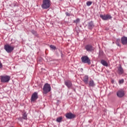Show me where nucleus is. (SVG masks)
I'll use <instances>...</instances> for the list:
<instances>
[{"instance_id":"f257e3e1","label":"nucleus","mask_w":127,"mask_h":127,"mask_svg":"<svg viewBox=\"0 0 127 127\" xmlns=\"http://www.w3.org/2000/svg\"><path fill=\"white\" fill-rule=\"evenodd\" d=\"M51 6V1L50 0H43L42 7L43 9H48Z\"/></svg>"},{"instance_id":"f03ea898","label":"nucleus","mask_w":127,"mask_h":127,"mask_svg":"<svg viewBox=\"0 0 127 127\" xmlns=\"http://www.w3.org/2000/svg\"><path fill=\"white\" fill-rule=\"evenodd\" d=\"M43 91V94H45V95L48 94V93H49V92L51 91V86H50V84L48 83H45L44 85Z\"/></svg>"},{"instance_id":"7ed1b4c3","label":"nucleus","mask_w":127,"mask_h":127,"mask_svg":"<svg viewBox=\"0 0 127 127\" xmlns=\"http://www.w3.org/2000/svg\"><path fill=\"white\" fill-rule=\"evenodd\" d=\"M81 60L82 63L84 64H88V65L91 64V60L87 56H83L81 58Z\"/></svg>"},{"instance_id":"20e7f679","label":"nucleus","mask_w":127,"mask_h":127,"mask_svg":"<svg viewBox=\"0 0 127 127\" xmlns=\"http://www.w3.org/2000/svg\"><path fill=\"white\" fill-rule=\"evenodd\" d=\"M4 49L7 53H11L13 51L14 47H12L9 44H6L4 46Z\"/></svg>"},{"instance_id":"39448f33","label":"nucleus","mask_w":127,"mask_h":127,"mask_svg":"<svg viewBox=\"0 0 127 127\" xmlns=\"http://www.w3.org/2000/svg\"><path fill=\"white\" fill-rule=\"evenodd\" d=\"M0 80L2 83H8L10 80V76L8 75L1 76Z\"/></svg>"},{"instance_id":"423d86ee","label":"nucleus","mask_w":127,"mask_h":127,"mask_svg":"<svg viewBox=\"0 0 127 127\" xmlns=\"http://www.w3.org/2000/svg\"><path fill=\"white\" fill-rule=\"evenodd\" d=\"M38 99V94L37 92H34L31 96V102H35Z\"/></svg>"},{"instance_id":"0eeeda50","label":"nucleus","mask_w":127,"mask_h":127,"mask_svg":"<svg viewBox=\"0 0 127 127\" xmlns=\"http://www.w3.org/2000/svg\"><path fill=\"white\" fill-rule=\"evenodd\" d=\"M100 17L103 19V20H108V19H111L112 18V16L109 14L106 15H100Z\"/></svg>"},{"instance_id":"6e6552de","label":"nucleus","mask_w":127,"mask_h":127,"mask_svg":"<svg viewBox=\"0 0 127 127\" xmlns=\"http://www.w3.org/2000/svg\"><path fill=\"white\" fill-rule=\"evenodd\" d=\"M86 26L88 29L92 30V29H93V28L95 27V24H94V22H93V21L89 22L86 25Z\"/></svg>"},{"instance_id":"1a4fd4ad","label":"nucleus","mask_w":127,"mask_h":127,"mask_svg":"<svg viewBox=\"0 0 127 127\" xmlns=\"http://www.w3.org/2000/svg\"><path fill=\"white\" fill-rule=\"evenodd\" d=\"M76 116L71 113H67L65 115V117L68 120H71L72 119H74Z\"/></svg>"},{"instance_id":"9d476101","label":"nucleus","mask_w":127,"mask_h":127,"mask_svg":"<svg viewBox=\"0 0 127 127\" xmlns=\"http://www.w3.org/2000/svg\"><path fill=\"white\" fill-rule=\"evenodd\" d=\"M85 48L88 52H92V51H94V47L91 45H87L85 46Z\"/></svg>"},{"instance_id":"9b49d317","label":"nucleus","mask_w":127,"mask_h":127,"mask_svg":"<svg viewBox=\"0 0 127 127\" xmlns=\"http://www.w3.org/2000/svg\"><path fill=\"white\" fill-rule=\"evenodd\" d=\"M64 84L68 89H70L72 86V82L70 80H66L64 82Z\"/></svg>"},{"instance_id":"f8f14e48","label":"nucleus","mask_w":127,"mask_h":127,"mask_svg":"<svg viewBox=\"0 0 127 127\" xmlns=\"http://www.w3.org/2000/svg\"><path fill=\"white\" fill-rule=\"evenodd\" d=\"M121 42L123 45H127V37L123 36L121 38Z\"/></svg>"},{"instance_id":"ddd939ff","label":"nucleus","mask_w":127,"mask_h":127,"mask_svg":"<svg viewBox=\"0 0 127 127\" xmlns=\"http://www.w3.org/2000/svg\"><path fill=\"white\" fill-rule=\"evenodd\" d=\"M96 86V84H95V82H94V80L93 79H91L88 82V87H92V88H94Z\"/></svg>"},{"instance_id":"4468645a","label":"nucleus","mask_w":127,"mask_h":127,"mask_svg":"<svg viewBox=\"0 0 127 127\" xmlns=\"http://www.w3.org/2000/svg\"><path fill=\"white\" fill-rule=\"evenodd\" d=\"M82 81L86 84H88L89 83V76L88 75H85L83 77Z\"/></svg>"},{"instance_id":"2eb2a0df","label":"nucleus","mask_w":127,"mask_h":127,"mask_svg":"<svg viewBox=\"0 0 127 127\" xmlns=\"http://www.w3.org/2000/svg\"><path fill=\"white\" fill-rule=\"evenodd\" d=\"M117 95L119 98H122L125 95V93L123 91H119L117 92Z\"/></svg>"},{"instance_id":"dca6fc26","label":"nucleus","mask_w":127,"mask_h":127,"mask_svg":"<svg viewBox=\"0 0 127 127\" xmlns=\"http://www.w3.org/2000/svg\"><path fill=\"white\" fill-rule=\"evenodd\" d=\"M100 63L103 66H105V67H108V66H109L108 63H107V62L104 60H102Z\"/></svg>"},{"instance_id":"f3484780","label":"nucleus","mask_w":127,"mask_h":127,"mask_svg":"<svg viewBox=\"0 0 127 127\" xmlns=\"http://www.w3.org/2000/svg\"><path fill=\"white\" fill-rule=\"evenodd\" d=\"M118 72L119 74H120V75L123 74V73H124V69H123V67H122L121 66H120L119 67H118Z\"/></svg>"},{"instance_id":"a211bd4d","label":"nucleus","mask_w":127,"mask_h":127,"mask_svg":"<svg viewBox=\"0 0 127 127\" xmlns=\"http://www.w3.org/2000/svg\"><path fill=\"white\" fill-rule=\"evenodd\" d=\"M62 120H63V118L62 117H60L57 118L56 122H57V123H61Z\"/></svg>"},{"instance_id":"6ab92c4d","label":"nucleus","mask_w":127,"mask_h":127,"mask_svg":"<svg viewBox=\"0 0 127 127\" xmlns=\"http://www.w3.org/2000/svg\"><path fill=\"white\" fill-rule=\"evenodd\" d=\"M23 120H27V115L26 114V113H24L23 114V117H22Z\"/></svg>"},{"instance_id":"aec40b11","label":"nucleus","mask_w":127,"mask_h":127,"mask_svg":"<svg viewBox=\"0 0 127 127\" xmlns=\"http://www.w3.org/2000/svg\"><path fill=\"white\" fill-rule=\"evenodd\" d=\"M121 41V40L118 39L117 40V42H116V44L118 46H119L120 47H121V45L120 44V42Z\"/></svg>"},{"instance_id":"412c9836","label":"nucleus","mask_w":127,"mask_h":127,"mask_svg":"<svg viewBox=\"0 0 127 127\" xmlns=\"http://www.w3.org/2000/svg\"><path fill=\"white\" fill-rule=\"evenodd\" d=\"M104 56V53H103V51H99V57H102V56Z\"/></svg>"},{"instance_id":"4be33fe9","label":"nucleus","mask_w":127,"mask_h":127,"mask_svg":"<svg viewBox=\"0 0 127 127\" xmlns=\"http://www.w3.org/2000/svg\"><path fill=\"white\" fill-rule=\"evenodd\" d=\"M31 33H32V34H33V35H35V36H36V35H37V32H36V31H34V30H32L31 31Z\"/></svg>"},{"instance_id":"5701e85b","label":"nucleus","mask_w":127,"mask_h":127,"mask_svg":"<svg viewBox=\"0 0 127 127\" xmlns=\"http://www.w3.org/2000/svg\"><path fill=\"white\" fill-rule=\"evenodd\" d=\"M91 4H92V1H88L86 2V5H87V6H90Z\"/></svg>"},{"instance_id":"b1692460","label":"nucleus","mask_w":127,"mask_h":127,"mask_svg":"<svg viewBox=\"0 0 127 127\" xmlns=\"http://www.w3.org/2000/svg\"><path fill=\"white\" fill-rule=\"evenodd\" d=\"M50 48H51V49H53V50H55V49H56V47H55V46H53L52 45L50 46Z\"/></svg>"},{"instance_id":"393cba45","label":"nucleus","mask_w":127,"mask_h":127,"mask_svg":"<svg viewBox=\"0 0 127 127\" xmlns=\"http://www.w3.org/2000/svg\"><path fill=\"white\" fill-rule=\"evenodd\" d=\"M79 21H80V19L79 18L76 19V20H75L73 22L74 23H78L79 22Z\"/></svg>"},{"instance_id":"a878e982","label":"nucleus","mask_w":127,"mask_h":127,"mask_svg":"<svg viewBox=\"0 0 127 127\" xmlns=\"http://www.w3.org/2000/svg\"><path fill=\"white\" fill-rule=\"evenodd\" d=\"M123 83H124V79H121L119 81L120 84H123Z\"/></svg>"},{"instance_id":"bb28decb","label":"nucleus","mask_w":127,"mask_h":127,"mask_svg":"<svg viewBox=\"0 0 127 127\" xmlns=\"http://www.w3.org/2000/svg\"><path fill=\"white\" fill-rule=\"evenodd\" d=\"M65 14L66 15V16H70V14L69 13V12H65Z\"/></svg>"},{"instance_id":"cd10ccee","label":"nucleus","mask_w":127,"mask_h":127,"mask_svg":"<svg viewBox=\"0 0 127 127\" xmlns=\"http://www.w3.org/2000/svg\"><path fill=\"white\" fill-rule=\"evenodd\" d=\"M1 68H2V64H1V63L0 62V69H1Z\"/></svg>"}]
</instances>
